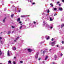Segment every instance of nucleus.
Segmentation results:
<instances>
[{
    "instance_id": "obj_17",
    "label": "nucleus",
    "mask_w": 64,
    "mask_h": 64,
    "mask_svg": "<svg viewBox=\"0 0 64 64\" xmlns=\"http://www.w3.org/2000/svg\"><path fill=\"white\" fill-rule=\"evenodd\" d=\"M20 21V18H18V19L17 21L19 22Z\"/></svg>"
},
{
    "instance_id": "obj_59",
    "label": "nucleus",
    "mask_w": 64,
    "mask_h": 64,
    "mask_svg": "<svg viewBox=\"0 0 64 64\" xmlns=\"http://www.w3.org/2000/svg\"><path fill=\"white\" fill-rule=\"evenodd\" d=\"M43 56H44V55L43 54Z\"/></svg>"
},
{
    "instance_id": "obj_10",
    "label": "nucleus",
    "mask_w": 64,
    "mask_h": 64,
    "mask_svg": "<svg viewBox=\"0 0 64 64\" xmlns=\"http://www.w3.org/2000/svg\"><path fill=\"white\" fill-rule=\"evenodd\" d=\"M46 40H48L49 39V36H46Z\"/></svg>"
},
{
    "instance_id": "obj_35",
    "label": "nucleus",
    "mask_w": 64,
    "mask_h": 64,
    "mask_svg": "<svg viewBox=\"0 0 64 64\" xmlns=\"http://www.w3.org/2000/svg\"><path fill=\"white\" fill-rule=\"evenodd\" d=\"M57 15V14H55L54 15V16H56V15Z\"/></svg>"
},
{
    "instance_id": "obj_1",
    "label": "nucleus",
    "mask_w": 64,
    "mask_h": 64,
    "mask_svg": "<svg viewBox=\"0 0 64 64\" xmlns=\"http://www.w3.org/2000/svg\"><path fill=\"white\" fill-rule=\"evenodd\" d=\"M43 26H45L46 28H50V26L49 24H48V23L47 22H46L45 21H44L43 22Z\"/></svg>"
},
{
    "instance_id": "obj_33",
    "label": "nucleus",
    "mask_w": 64,
    "mask_h": 64,
    "mask_svg": "<svg viewBox=\"0 0 64 64\" xmlns=\"http://www.w3.org/2000/svg\"><path fill=\"white\" fill-rule=\"evenodd\" d=\"M60 56H63V54L62 53L61 54H60Z\"/></svg>"
},
{
    "instance_id": "obj_2",
    "label": "nucleus",
    "mask_w": 64,
    "mask_h": 64,
    "mask_svg": "<svg viewBox=\"0 0 64 64\" xmlns=\"http://www.w3.org/2000/svg\"><path fill=\"white\" fill-rule=\"evenodd\" d=\"M33 23L32 24H31L30 26L31 27H36V23L35 22H33Z\"/></svg>"
},
{
    "instance_id": "obj_49",
    "label": "nucleus",
    "mask_w": 64,
    "mask_h": 64,
    "mask_svg": "<svg viewBox=\"0 0 64 64\" xmlns=\"http://www.w3.org/2000/svg\"><path fill=\"white\" fill-rule=\"evenodd\" d=\"M56 46L57 47H58L59 46H58V45H57V46Z\"/></svg>"
},
{
    "instance_id": "obj_13",
    "label": "nucleus",
    "mask_w": 64,
    "mask_h": 64,
    "mask_svg": "<svg viewBox=\"0 0 64 64\" xmlns=\"http://www.w3.org/2000/svg\"><path fill=\"white\" fill-rule=\"evenodd\" d=\"M8 64H11V60L8 61Z\"/></svg>"
},
{
    "instance_id": "obj_4",
    "label": "nucleus",
    "mask_w": 64,
    "mask_h": 64,
    "mask_svg": "<svg viewBox=\"0 0 64 64\" xmlns=\"http://www.w3.org/2000/svg\"><path fill=\"white\" fill-rule=\"evenodd\" d=\"M50 44L52 45V46H54L55 45V42H50Z\"/></svg>"
},
{
    "instance_id": "obj_51",
    "label": "nucleus",
    "mask_w": 64,
    "mask_h": 64,
    "mask_svg": "<svg viewBox=\"0 0 64 64\" xmlns=\"http://www.w3.org/2000/svg\"><path fill=\"white\" fill-rule=\"evenodd\" d=\"M13 32H14L13 31H12V33H13Z\"/></svg>"
},
{
    "instance_id": "obj_50",
    "label": "nucleus",
    "mask_w": 64,
    "mask_h": 64,
    "mask_svg": "<svg viewBox=\"0 0 64 64\" xmlns=\"http://www.w3.org/2000/svg\"><path fill=\"white\" fill-rule=\"evenodd\" d=\"M14 59H16V57H14Z\"/></svg>"
},
{
    "instance_id": "obj_38",
    "label": "nucleus",
    "mask_w": 64,
    "mask_h": 64,
    "mask_svg": "<svg viewBox=\"0 0 64 64\" xmlns=\"http://www.w3.org/2000/svg\"><path fill=\"white\" fill-rule=\"evenodd\" d=\"M62 44H64V41H62Z\"/></svg>"
},
{
    "instance_id": "obj_36",
    "label": "nucleus",
    "mask_w": 64,
    "mask_h": 64,
    "mask_svg": "<svg viewBox=\"0 0 64 64\" xmlns=\"http://www.w3.org/2000/svg\"><path fill=\"white\" fill-rule=\"evenodd\" d=\"M12 28H14L15 27L14 26H12Z\"/></svg>"
},
{
    "instance_id": "obj_8",
    "label": "nucleus",
    "mask_w": 64,
    "mask_h": 64,
    "mask_svg": "<svg viewBox=\"0 0 64 64\" xmlns=\"http://www.w3.org/2000/svg\"><path fill=\"white\" fill-rule=\"evenodd\" d=\"M28 2H30V3H32V2H33V0H27Z\"/></svg>"
},
{
    "instance_id": "obj_29",
    "label": "nucleus",
    "mask_w": 64,
    "mask_h": 64,
    "mask_svg": "<svg viewBox=\"0 0 64 64\" xmlns=\"http://www.w3.org/2000/svg\"><path fill=\"white\" fill-rule=\"evenodd\" d=\"M10 33H11V32H10V31L8 32V34H9Z\"/></svg>"
},
{
    "instance_id": "obj_6",
    "label": "nucleus",
    "mask_w": 64,
    "mask_h": 64,
    "mask_svg": "<svg viewBox=\"0 0 64 64\" xmlns=\"http://www.w3.org/2000/svg\"><path fill=\"white\" fill-rule=\"evenodd\" d=\"M38 54H39V53L37 52L35 56V58L36 59L37 58H38Z\"/></svg>"
},
{
    "instance_id": "obj_56",
    "label": "nucleus",
    "mask_w": 64,
    "mask_h": 64,
    "mask_svg": "<svg viewBox=\"0 0 64 64\" xmlns=\"http://www.w3.org/2000/svg\"><path fill=\"white\" fill-rule=\"evenodd\" d=\"M17 8H16V10H17Z\"/></svg>"
},
{
    "instance_id": "obj_26",
    "label": "nucleus",
    "mask_w": 64,
    "mask_h": 64,
    "mask_svg": "<svg viewBox=\"0 0 64 64\" xmlns=\"http://www.w3.org/2000/svg\"><path fill=\"white\" fill-rule=\"evenodd\" d=\"M13 16H14V14H12V15H11V17H12V18Z\"/></svg>"
},
{
    "instance_id": "obj_43",
    "label": "nucleus",
    "mask_w": 64,
    "mask_h": 64,
    "mask_svg": "<svg viewBox=\"0 0 64 64\" xmlns=\"http://www.w3.org/2000/svg\"><path fill=\"white\" fill-rule=\"evenodd\" d=\"M21 23H22L20 21V22H19V23L20 24Z\"/></svg>"
},
{
    "instance_id": "obj_14",
    "label": "nucleus",
    "mask_w": 64,
    "mask_h": 64,
    "mask_svg": "<svg viewBox=\"0 0 64 64\" xmlns=\"http://www.w3.org/2000/svg\"><path fill=\"white\" fill-rule=\"evenodd\" d=\"M9 52H10L9 50H8V56H10V54H9Z\"/></svg>"
},
{
    "instance_id": "obj_19",
    "label": "nucleus",
    "mask_w": 64,
    "mask_h": 64,
    "mask_svg": "<svg viewBox=\"0 0 64 64\" xmlns=\"http://www.w3.org/2000/svg\"><path fill=\"white\" fill-rule=\"evenodd\" d=\"M46 16H47V17H50V16L48 14H46Z\"/></svg>"
},
{
    "instance_id": "obj_25",
    "label": "nucleus",
    "mask_w": 64,
    "mask_h": 64,
    "mask_svg": "<svg viewBox=\"0 0 64 64\" xmlns=\"http://www.w3.org/2000/svg\"><path fill=\"white\" fill-rule=\"evenodd\" d=\"M54 11H56V10H57V8H54Z\"/></svg>"
},
{
    "instance_id": "obj_12",
    "label": "nucleus",
    "mask_w": 64,
    "mask_h": 64,
    "mask_svg": "<svg viewBox=\"0 0 64 64\" xmlns=\"http://www.w3.org/2000/svg\"><path fill=\"white\" fill-rule=\"evenodd\" d=\"M28 52H31L32 51V50H31L30 48L28 49Z\"/></svg>"
},
{
    "instance_id": "obj_9",
    "label": "nucleus",
    "mask_w": 64,
    "mask_h": 64,
    "mask_svg": "<svg viewBox=\"0 0 64 64\" xmlns=\"http://www.w3.org/2000/svg\"><path fill=\"white\" fill-rule=\"evenodd\" d=\"M30 16V15H27L26 16H21V17H22L23 18V17H27H27H28V16Z\"/></svg>"
},
{
    "instance_id": "obj_39",
    "label": "nucleus",
    "mask_w": 64,
    "mask_h": 64,
    "mask_svg": "<svg viewBox=\"0 0 64 64\" xmlns=\"http://www.w3.org/2000/svg\"><path fill=\"white\" fill-rule=\"evenodd\" d=\"M20 62L21 63H23V62L22 61H20Z\"/></svg>"
},
{
    "instance_id": "obj_53",
    "label": "nucleus",
    "mask_w": 64,
    "mask_h": 64,
    "mask_svg": "<svg viewBox=\"0 0 64 64\" xmlns=\"http://www.w3.org/2000/svg\"><path fill=\"white\" fill-rule=\"evenodd\" d=\"M52 64H54V62H53Z\"/></svg>"
},
{
    "instance_id": "obj_28",
    "label": "nucleus",
    "mask_w": 64,
    "mask_h": 64,
    "mask_svg": "<svg viewBox=\"0 0 64 64\" xmlns=\"http://www.w3.org/2000/svg\"><path fill=\"white\" fill-rule=\"evenodd\" d=\"M20 41H21V42H24V40H20Z\"/></svg>"
},
{
    "instance_id": "obj_18",
    "label": "nucleus",
    "mask_w": 64,
    "mask_h": 64,
    "mask_svg": "<svg viewBox=\"0 0 64 64\" xmlns=\"http://www.w3.org/2000/svg\"><path fill=\"white\" fill-rule=\"evenodd\" d=\"M22 28V26H21L19 28V29H20V30H21V29Z\"/></svg>"
},
{
    "instance_id": "obj_37",
    "label": "nucleus",
    "mask_w": 64,
    "mask_h": 64,
    "mask_svg": "<svg viewBox=\"0 0 64 64\" xmlns=\"http://www.w3.org/2000/svg\"><path fill=\"white\" fill-rule=\"evenodd\" d=\"M54 40V39H53V38H52V40H51L52 41H53V40Z\"/></svg>"
},
{
    "instance_id": "obj_47",
    "label": "nucleus",
    "mask_w": 64,
    "mask_h": 64,
    "mask_svg": "<svg viewBox=\"0 0 64 64\" xmlns=\"http://www.w3.org/2000/svg\"><path fill=\"white\" fill-rule=\"evenodd\" d=\"M0 39H2V38L1 37H0Z\"/></svg>"
},
{
    "instance_id": "obj_24",
    "label": "nucleus",
    "mask_w": 64,
    "mask_h": 64,
    "mask_svg": "<svg viewBox=\"0 0 64 64\" xmlns=\"http://www.w3.org/2000/svg\"><path fill=\"white\" fill-rule=\"evenodd\" d=\"M47 12L48 13H49L50 12V10H48L47 11Z\"/></svg>"
},
{
    "instance_id": "obj_5",
    "label": "nucleus",
    "mask_w": 64,
    "mask_h": 64,
    "mask_svg": "<svg viewBox=\"0 0 64 64\" xmlns=\"http://www.w3.org/2000/svg\"><path fill=\"white\" fill-rule=\"evenodd\" d=\"M53 28V24H50V26L49 28L51 29H52Z\"/></svg>"
},
{
    "instance_id": "obj_60",
    "label": "nucleus",
    "mask_w": 64,
    "mask_h": 64,
    "mask_svg": "<svg viewBox=\"0 0 64 64\" xmlns=\"http://www.w3.org/2000/svg\"><path fill=\"white\" fill-rule=\"evenodd\" d=\"M26 21H27V20H26Z\"/></svg>"
},
{
    "instance_id": "obj_16",
    "label": "nucleus",
    "mask_w": 64,
    "mask_h": 64,
    "mask_svg": "<svg viewBox=\"0 0 64 64\" xmlns=\"http://www.w3.org/2000/svg\"><path fill=\"white\" fill-rule=\"evenodd\" d=\"M64 26V24H63L61 25V28H62Z\"/></svg>"
},
{
    "instance_id": "obj_7",
    "label": "nucleus",
    "mask_w": 64,
    "mask_h": 64,
    "mask_svg": "<svg viewBox=\"0 0 64 64\" xmlns=\"http://www.w3.org/2000/svg\"><path fill=\"white\" fill-rule=\"evenodd\" d=\"M58 9L59 10H60V11H62V10H63V9H62V8L60 7H59V8H58Z\"/></svg>"
},
{
    "instance_id": "obj_55",
    "label": "nucleus",
    "mask_w": 64,
    "mask_h": 64,
    "mask_svg": "<svg viewBox=\"0 0 64 64\" xmlns=\"http://www.w3.org/2000/svg\"><path fill=\"white\" fill-rule=\"evenodd\" d=\"M50 50H49L50 51Z\"/></svg>"
},
{
    "instance_id": "obj_22",
    "label": "nucleus",
    "mask_w": 64,
    "mask_h": 64,
    "mask_svg": "<svg viewBox=\"0 0 64 64\" xmlns=\"http://www.w3.org/2000/svg\"><path fill=\"white\" fill-rule=\"evenodd\" d=\"M50 5L51 6H50V7H53V4H50Z\"/></svg>"
},
{
    "instance_id": "obj_45",
    "label": "nucleus",
    "mask_w": 64,
    "mask_h": 64,
    "mask_svg": "<svg viewBox=\"0 0 64 64\" xmlns=\"http://www.w3.org/2000/svg\"><path fill=\"white\" fill-rule=\"evenodd\" d=\"M25 29H27V27H25Z\"/></svg>"
},
{
    "instance_id": "obj_44",
    "label": "nucleus",
    "mask_w": 64,
    "mask_h": 64,
    "mask_svg": "<svg viewBox=\"0 0 64 64\" xmlns=\"http://www.w3.org/2000/svg\"><path fill=\"white\" fill-rule=\"evenodd\" d=\"M40 59H41V58H39V59H38V60H40Z\"/></svg>"
},
{
    "instance_id": "obj_23",
    "label": "nucleus",
    "mask_w": 64,
    "mask_h": 64,
    "mask_svg": "<svg viewBox=\"0 0 64 64\" xmlns=\"http://www.w3.org/2000/svg\"><path fill=\"white\" fill-rule=\"evenodd\" d=\"M2 54V52H1V50H0V56Z\"/></svg>"
},
{
    "instance_id": "obj_21",
    "label": "nucleus",
    "mask_w": 64,
    "mask_h": 64,
    "mask_svg": "<svg viewBox=\"0 0 64 64\" xmlns=\"http://www.w3.org/2000/svg\"><path fill=\"white\" fill-rule=\"evenodd\" d=\"M47 58H48V56H46L45 58V60H47Z\"/></svg>"
},
{
    "instance_id": "obj_46",
    "label": "nucleus",
    "mask_w": 64,
    "mask_h": 64,
    "mask_svg": "<svg viewBox=\"0 0 64 64\" xmlns=\"http://www.w3.org/2000/svg\"><path fill=\"white\" fill-rule=\"evenodd\" d=\"M59 6H61V4H59Z\"/></svg>"
},
{
    "instance_id": "obj_20",
    "label": "nucleus",
    "mask_w": 64,
    "mask_h": 64,
    "mask_svg": "<svg viewBox=\"0 0 64 64\" xmlns=\"http://www.w3.org/2000/svg\"><path fill=\"white\" fill-rule=\"evenodd\" d=\"M6 19V18H4L3 20V22H4V23L5 22V20Z\"/></svg>"
},
{
    "instance_id": "obj_15",
    "label": "nucleus",
    "mask_w": 64,
    "mask_h": 64,
    "mask_svg": "<svg viewBox=\"0 0 64 64\" xmlns=\"http://www.w3.org/2000/svg\"><path fill=\"white\" fill-rule=\"evenodd\" d=\"M18 38H19V37H17V38H16V40H14V42H16V40H18Z\"/></svg>"
},
{
    "instance_id": "obj_58",
    "label": "nucleus",
    "mask_w": 64,
    "mask_h": 64,
    "mask_svg": "<svg viewBox=\"0 0 64 64\" xmlns=\"http://www.w3.org/2000/svg\"><path fill=\"white\" fill-rule=\"evenodd\" d=\"M45 25H46V24H45Z\"/></svg>"
},
{
    "instance_id": "obj_32",
    "label": "nucleus",
    "mask_w": 64,
    "mask_h": 64,
    "mask_svg": "<svg viewBox=\"0 0 64 64\" xmlns=\"http://www.w3.org/2000/svg\"><path fill=\"white\" fill-rule=\"evenodd\" d=\"M57 4H60V2H57Z\"/></svg>"
},
{
    "instance_id": "obj_34",
    "label": "nucleus",
    "mask_w": 64,
    "mask_h": 64,
    "mask_svg": "<svg viewBox=\"0 0 64 64\" xmlns=\"http://www.w3.org/2000/svg\"><path fill=\"white\" fill-rule=\"evenodd\" d=\"M35 3L34 2H33L32 3V5H34V4H35Z\"/></svg>"
},
{
    "instance_id": "obj_57",
    "label": "nucleus",
    "mask_w": 64,
    "mask_h": 64,
    "mask_svg": "<svg viewBox=\"0 0 64 64\" xmlns=\"http://www.w3.org/2000/svg\"><path fill=\"white\" fill-rule=\"evenodd\" d=\"M1 34L2 33V32H1Z\"/></svg>"
},
{
    "instance_id": "obj_54",
    "label": "nucleus",
    "mask_w": 64,
    "mask_h": 64,
    "mask_svg": "<svg viewBox=\"0 0 64 64\" xmlns=\"http://www.w3.org/2000/svg\"><path fill=\"white\" fill-rule=\"evenodd\" d=\"M20 25H22V24H20Z\"/></svg>"
},
{
    "instance_id": "obj_27",
    "label": "nucleus",
    "mask_w": 64,
    "mask_h": 64,
    "mask_svg": "<svg viewBox=\"0 0 64 64\" xmlns=\"http://www.w3.org/2000/svg\"><path fill=\"white\" fill-rule=\"evenodd\" d=\"M55 58H57V56L56 55H55L54 56Z\"/></svg>"
},
{
    "instance_id": "obj_52",
    "label": "nucleus",
    "mask_w": 64,
    "mask_h": 64,
    "mask_svg": "<svg viewBox=\"0 0 64 64\" xmlns=\"http://www.w3.org/2000/svg\"><path fill=\"white\" fill-rule=\"evenodd\" d=\"M54 0H52V1H54Z\"/></svg>"
},
{
    "instance_id": "obj_42",
    "label": "nucleus",
    "mask_w": 64,
    "mask_h": 64,
    "mask_svg": "<svg viewBox=\"0 0 64 64\" xmlns=\"http://www.w3.org/2000/svg\"><path fill=\"white\" fill-rule=\"evenodd\" d=\"M0 42H1V43L2 44H3V43L2 42L1 40H0Z\"/></svg>"
},
{
    "instance_id": "obj_40",
    "label": "nucleus",
    "mask_w": 64,
    "mask_h": 64,
    "mask_svg": "<svg viewBox=\"0 0 64 64\" xmlns=\"http://www.w3.org/2000/svg\"><path fill=\"white\" fill-rule=\"evenodd\" d=\"M62 2H64V0H62Z\"/></svg>"
},
{
    "instance_id": "obj_48",
    "label": "nucleus",
    "mask_w": 64,
    "mask_h": 64,
    "mask_svg": "<svg viewBox=\"0 0 64 64\" xmlns=\"http://www.w3.org/2000/svg\"><path fill=\"white\" fill-rule=\"evenodd\" d=\"M42 15H45V14H44V13H43V14H42Z\"/></svg>"
},
{
    "instance_id": "obj_31",
    "label": "nucleus",
    "mask_w": 64,
    "mask_h": 64,
    "mask_svg": "<svg viewBox=\"0 0 64 64\" xmlns=\"http://www.w3.org/2000/svg\"><path fill=\"white\" fill-rule=\"evenodd\" d=\"M13 64H16V62H13Z\"/></svg>"
},
{
    "instance_id": "obj_11",
    "label": "nucleus",
    "mask_w": 64,
    "mask_h": 64,
    "mask_svg": "<svg viewBox=\"0 0 64 64\" xmlns=\"http://www.w3.org/2000/svg\"><path fill=\"white\" fill-rule=\"evenodd\" d=\"M47 49H46L45 50H44L43 51V54H45V52H47Z\"/></svg>"
},
{
    "instance_id": "obj_3",
    "label": "nucleus",
    "mask_w": 64,
    "mask_h": 64,
    "mask_svg": "<svg viewBox=\"0 0 64 64\" xmlns=\"http://www.w3.org/2000/svg\"><path fill=\"white\" fill-rule=\"evenodd\" d=\"M49 18L50 21H52L54 20V18L53 16L50 17Z\"/></svg>"
},
{
    "instance_id": "obj_30",
    "label": "nucleus",
    "mask_w": 64,
    "mask_h": 64,
    "mask_svg": "<svg viewBox=\"0 0 64 64\" xmlns=\"http://www.w3.org/2000/svg\"><path fill=\"white\" fill-rule=\"evenodd\" d=\"M16 48H14V50H16Z\"/></svg>"
},
{
    "instance_id": "obj_41",
    "label": "nucleus",
    "mask_w": 64,
    "mask_h": 64,
    "mask_svg": "<svg viewBox=\"0 0 64 64\" xmlns=\"http://www.w3.org/2000/svg\"><path fill=\"white\" fill-rule=\"evenodd\" d=\"M20 11H21V10H18V12H20Z\"/></svg>"
}]
</instances>
